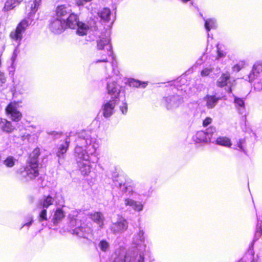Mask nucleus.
Listing matches in <instances>:
<instances>
[{
    "label": "nucleus",
    "mask_w": 262,
    "mask_h": 262,
    "mask_svg": "<svg viewBox=\"0 0 262 262\" xmlns=\"http://www.w3.org/2000/svg\"><path fill=\"white\" fill-rule=\"evenodd\" d=\"M249 81L257 91L262 90V63H256L248 76Z\"/></svg>",
    "instance_id": "obj_1"
},
{
    "label": "nucleus",
    "mask_w": 262,
    "mask_h": 262,
    "mask_svg": "<svg viewBox=\"0 0 262 262\" xmlns=\"http://www.w3.org/2000/svg\"><path fill=\"white\" fill-rule=\"evenodd\" d=\"M97 48L98 50L103 51V52H101L100 54H102L104 57L111 56L112 55V47L110 44V39L109 37L106 36H102L97 40ZM108 60L106 57L103 58L102 59L98 60L96 61V63L98 62H106Z\"/></svg>",
    "instance_id": "obj_2"
},
{
    "label": "nucleus",
    "mask_w": 262,
    "mask_h": 262,
    "mask_svg": "<svg viewBox=\"0 0 262 262\" xmlns=\"http://www.w3.org/2000/svg\"><path fill=\"white\" fill-rule=\"evenodd\" d=\"M65 25H66V28L69 27L71 29L77 28V32L81 35L85 34L89 28L87 25L79 21L77 16L74 14H70L69 15V17L67 18V21H65Z\"/></svg>",
    "instance_id": "obj_3"
},
{
    "label": "nucleus",
    "mask_w": 262,
    "mask_h": 262,
    "mask_svg": "<svg viewBox=\"0 0 262 262\" xmlns=\"http://www.w3.org/2000/svg\"><path fill=\"white\" fill-rule=\"evenodd\" d=\"M50 30L55 33H60L66 28L65 19L59 18H53L49 25Z\"/></svg>",
    "instance_id": "obj_4"
},
{
    "label": "nucleus",
    "mask_w": 262,
    "mask_h": 262,
    "mask_svg": "<svg viewBox=\"0 0 262 262\" xmlns=\"http://www.w3.org/2000/svg\"><path fill=\"white\" fill-rule=\"evenodd\" d=\"M77 146L88 148L93 142L89 132L82 131L79 134L78 138L76 140Z\"/></svg>",
    "instance_id": "obj_5"
},
{
    "label": "nucleus",
    "mask_w": 262,
    "mask_h": 262,
    "mask_svg": "<svg viewBox=\"0 0 262 262\" xmlns=\"http://www.w3.org/2000/svg\"><path fill=\"white\" fill-rule=\"evenodd\" d=\"M28 25V21L27 20H23L18 24L16 30L10 33L11 38L16 40H20L22 38V34Z\"/></svg>",
    "instance_id": "obj_6"
},
{
    "label": "nucleus",
    "mask_w": 262,
    "mask_h": 262,
    "mask_svg": "<svg viewBox=\"0 0 262 262\" xmlns=\"http://www.w3.org/2000/svg\"><path fill=\"white\" fill-rule=\"evenodd\" d=\"M165 104L167 109L178 107L183 102L182 98L179 95H172L164 98Z\"/></svg>",
    "instance_id": "obj_7"
},
{
    "label": "nucleus",
    "mask_w": 262,
    "mask_h": 262,
    "mask_svg": "<svg viewBox=\"0 0 262 262\" xmlns=\"http://www.w3.org/2000/svg\"><path fill=\"white\" fill-rule=\"evenodd\" d=\"M7 113L11 115V119L14 121H18L22 118L21 113L17 110L15 104L10 103L6 108Z\"/></svg>",
    "instance_id": "obj_8"
},
{
    "label": "nucleus",
    "mask_w": 262,
    "mask_h": 262,
    "mask_svg": "<svg viewBox=\"0 0 262 262\" xmlns=\"http://www.w3.org/2000/svg\"><path fill=\"white\" fill-rule=\"evenodd\" d=\"M128 228V223L122 219L114 223L111 226L112 231L115 233H121L125 231Z\"/></svg>",
    "instance_id": "obj_9"
},
{
    "label": "nucleus",
    "mask_w": 262,
    "mask_h": 262,
    "mask_svg": "<svg viewBox=\"0 0 262 262\" xmlns=\"http://www.w3.org/2000/svg\"><path fill=\"white\" fill-rule=\"evenodd\" d=\"M118 100L112 99L103 106V115L105 118L110 117L113 113V110Z\"/></svg>",
    "instance_id": "obj_10"
},
{
    "label": "nucleus",
    "mask_w": 262,
    "mask_h": 262,
    "mask_svg": "<svg viewBox=\"0 0 262 262\" xmlns=\"http://www.w3.org/2000/svg\"><path fill=\"white\" fill-rule=\"evenodd\" d=\"M215 132V128L213 127H210L206 130V132L200 131L198 132L200 137L205 135L204 137L198 138V143L199 142H208L210 141L212 135Z\"/></svg>",
    "instance_id": "obj_11"
},
{
    "label": "nucleus",
    "mask_w": 262,
    "mask_h": 262,
    "mask_svg": "<svg viewBox=\"0 0 262 262\" xmlns=\"http://www.w3.org/2000/svg\"><path fill=\"white\" fill-rule=\"evenodd\" d=\"M38 167H34V166H32L31 164H28L25 168L23 176L27 180H32L38 176Z\"/></svg>",
    "instance_id": "obj_12"
},
{
    "label": "nucleus",
    "mask_w": 262,
    "mask_h": 262,
    "mask_svg": "<svg viewBox=\"0 0 262 262\" xmlns=\"http://www.w3.org/2000/svg\"><path fill=\"white\" fill-rule=\"evenodd\" d=\"M107 90L108 94L112 96V99H118L120 91L115 82L108 83L107 85Z\"/></svg>",
    "instance_id": "obj_13"
},
{
    "label": "nucleus",
    "mask_w": 262,
    "mask_h": 262,
    "mask_svg": "<svg viewBox=\"0 0 262 262\" xmlns=\"http://www.w3.org/2000/svg\"><path fill=\"white\" fill-rule=\"evenodd\" d=\"M75 155L77 159V161H84L89 159V155L79 146H76L75 147Z\"/></svg>",
    "instance_id": "obj_14"
},
{
    "label": "nucleus",
    "mask_w": 262,
    "mask_h": 262,
    "mask_svg": "<svg viewBox=\"0 0 262 262\" xmlns=\"http://www.w3.org/2000/svg\"><path fill=\"white\" fill-rule=\"evenodd\" d=\"M40 155V150L38 148H36L33 150L30 155L28 164H31L34 167H38V157Z\"/></svg>",
    "instance_id": "obj_15"
},
{
    "label": "nucleus",
    "mask_w": 262,
    "mask_h": 262,
    "mask_svg": "<svg viewBox=\"0 0 262 262\" xmlns=\"http://www.w3.org/2000/svg\"><path fill=\"white\" fill-rule=\"evenodd\" d=\"M70 14L71 10L64 5H61L58 6L56 10L57 18L64 19L63 17H67Z\"/></svg>",
    "instance_id": "obj_16"
},
{
    "label": "nucleus",
    "mask_w": 262,
    "mask_h": 262,
    "mask_svg": "<svg viewBox=\"0 0 262 262\" xmlns=\"http://www.w3.org/2000/svg\"><path fill=\"white\" fill-rule=\"evenodd\" d=\"M205 24L204 27L205 30L208 33V38L210 37V35L209 32L211 29H215L217 27V24L216 20L215 18H204Z\"/></svg>",
    "instance_id": "obj_17"
},
{
    "label": "nucleus",
    "mask_w": 262,
    "mask_h": 262,
    "mask_svg": "<svg viewBox=\"0 0 262 262\" xmlns=\"http://www.w3.org/2000/svg\"><path fill=\"white\" fill-rule=\"evenodd\" d=\"M234 103L239 114L244 115L246 113L245 100L243 99L234 96Z\"/></svg>",
    "instance_id": "obj_18"
},
{
    "label": "nucleus",
    "mask_w": 262,
    "mask_h": 262,
    "mask_svg": "<svg viewBox=\"0 0 262 262\" xmlns=\"http://www.w3.org/2000/svg\"><path fill=\"white\" fill-rule=\"evenodd\" d=\"M78 163L80 170L83 175H88L91 172L90 162L89 160L84 161H78Z\"/></svg>",
    "instance_id": "obj_19"
},
{
    "label": "nucleus",
    "mask_w": 262,
    "mask_h": 262,
    "mask_svg": "<svg viewBox=\"0 0 262 262\" xmlns=\"http://www.w3.org/2000/svg\"><path fill=\"white\" fill-rule=\"evenodd\" d=\"M54 200L50 195L47 197H44L40 199L37 204V207L39 208H48L49 206L53 204Z\"/></svg>",
    "instance_id": "obj_20"
},
{
    "label": "nucleus",
    "mask_w": 262,
    "mask_h": 262,
    "mask_svg": "<svg viewBox=\"0 0 262 262\" xmlns=\"http://www.w3.org/2000/svg\"><path fill=\"white\" fill-rule=\"evenodd\" d=\"M0 125L2 130L8 133H12L15 128L11 122L6 119H2L1 121Z\"/></svg>",
    "instance_id": "obj_21"
},
{
    "label": "nucleus",
    "mask_w": 262,
    "mask_h": 262,
    "mask_svg": "<svg viewBox=\"0 0 262 262\" xmlns=\"http://www.w3.org/2000/svg\"><path fill=\"white\" fill-rule=\"evenodd\" d=\"M230 82V75L228 73H223L221 76L217 81V85L220 87H223L228 84Z\"/></svg>",
    "instance_id": "obj_22"
},
{
    "label": "nucleus",
    "mask_w": 262,
    "mask_h": 262,
    "mask_svg": "<svg viewBox=\"0 0 262 262\" xmlns=\"http://www.w3.org/2000/svg\"><path fill=\"white\" fill-rule=\"evenodd\" d=\"M219 100V98H216L215 96L207 95L204 98V100L206 102V106L209 108L214 107L217 104Z\"/></svg>",
    "instance_id": "obj_23"
},
{
    "label": "nucleus",
    "mask_w": 262,
    "mask_h": 262,
    "mask_svg": "<svg viewBox=\"0 0 262 262\" xmlns=\"http://www.w3.org/2000/svg\"><path fill=\"white\" fill-rule=\"evenodd\" d=\"M70 140L69 137H67L66 139L65 142L61 144L58 148L57 152V156L59 158L62 157L63 155L67 152V150L69 146Z\"/></svg>",
    "instance_id": "obj_24"
},
{
    "label": "nucleus",
    "mask_w": 262,
    "mask_h": 262,
    "mask_svg": "<svg viewBox=\"0 0 262 262\" xmlns=\"http://www.w3.org/2000/svg\"><path fill=\"white\" fill-rule=\"evenodd\" d=\"M92 220L97 223L100 228L103 226L104 217L102 213L98 212H96L91 215Z\"/></svg>",
    "instance_id": "obj_25"
},
{
    "label": "nucleus",
    "mask_w": 262,
    "mask_h": 262,
    "mask_svg": "<svg viewBox=\"0 0 262 262\" xmlns=\"http://www.w3.org/2000/svg\"><path fill=\"white\" fill-rule=\"evenodd\" d=\"M125 204L126 206H131L135 210L141 211L142 210L143 206L140 203H138L130 199L125 200Z\"/></svg>",
    "instance_id": "obj_26"
},
{
    "label": "nucleus",
    "mask_w": 262,
    "mask_h": 262,
    "mask_svg": "<svg viewBox=\"0 0 262 262\" xmlns=\"http://www.w3.org/2000/svg\"><path fill=\"white\" fill-rule=\"evenodd\" d=\"M215 143L227 147H230L232 144L230 139L226 137H218L216 140Z\"/></svg>",
    "instance_id": "obj_27"
},
{
    "label": "nucleus",
    "mask_w": 262,
    "mask_h": 262,
    "mask_svg": "<svg viewBox=\"0 0 262 262\" xmlns=\"http://www.w3.org/2000/svg\"><path fill=\"white\" fill-rule=\"evenodd\" d=\"M18 5V3L15 0H7L5 4L3 10L4 11H10Z\"/></svg>",
    "instance_id": "obj_28"
},
{
    "label": "nucleus",
    "mask_w": 262,
    "mask_h": 262,
    "mask_svg": "<svg viewBox=\"0 0 262 262\" xmlns=\"http://www.w3.org/2000/svg\"><path fill=\"white\" fill-rule=\"evenodd\" d=\"M257 223L256 225V231L255 236L258 235V237L260 236L262 234V216H258L256 214ZM258 237L253 240V242H254Z\"/></svg>",
    "instance_id": "obj_29"
},
{
    "label": "nucleus",
    "mask_w": 262,
    "mask_h": 262,
    "mask_svg": "<svg viewBox=\"0 0 262 262\" xmlns=\"http://www.w3.org/2000/svg\"><path fill=\"white\" fill-rule=\"evenodd\" d=\"M64 212L61 209H57L54 215V224H57L58 222L61 221L64 217Z\"/></svg>",
    "instance_id": "obj_30"
},
{
    "label": "nucleus",
    "mask_w": 262,
    "mask_h": 262,
    "mask_svg": "<svg viewBox=\"0 0 262 262\" xmlns=\"http://www.w3.org/2000/svg\"><path fill=\"white\" fill-rule=\"evenodd\" d=\"M111 14V11L108 8H104L100 13V16L102 19L105 21H108Z\"/></svg>",
    "instance_id": "obj_31"
},
{
    "label": "nucleus",
    "mask_w": 262,
    "mask_h": 262,
    "mask_svg": "<svg viewBox=\"0 0 262 262\" xmlns=\"http://www.w3.org/2000/svg\"><path fill=\"white\" fill-rule=\"evenodd\" d=\"M129 84L130 86L138 88L140 86H141L142 88H145L147 83L146 82H142L139 80H135V79H132L129 82Z\"/></svg>",
    "instance_id": "obj_32"
},
{
    "label": "nucleus",
    "mask_w": 262,
    "mask_h": 262,
    "mask_svg": "<svg viewBox=\"0 0 262 262\" xmlns=\"http://www.w3.org/2000/svg\"><path fill=\"white\" fill-rule=\"evenodd\" d=\"M99 247L102 251L106 252L110 248V244L106 240H101L98 245Z\"/></svg>",
    "instance_id": "obj_33"
},
{
    "label": "nucleus",
    "mask_w": 262,
    "mask_h": 262,
    "mask_svg": "<svg viewBox=\"0 0 262 262\" xmlns=\"http://www.w3.org/2000/svg\"><path fill=\"white\" fill-rule=\"evenodd\" d=\"M16 160L12 156L8 157L4 161V163L6 166L11 167L15 164Z\"/></svg>",
    "instance_id": "obj_34"
},
{
    "label": "nucleus",
    "mask_w": 262,
    "mask_h": 262,
    "mask_svg": "<svg viewBox=\"0 0 262 262\" xmlns=\"http://www.w3.org/2000/svg\"><path fill=\"white\" fill-rule=\"evenodd\" d=\"M131 257L128 255L120 256L115 258L114 262H130Z\"/></svg>",
    "instance_id": "obj_35"
},
{
    "label": "nucleus",
    "mask_w": 262,
    "mask_h": 262,
    "mask_svg": "<svg viewBox=\"0 0 262 262\" xmlns=\"http://www.w3.org/2000/svg\"><path fill=\"white\" fill-rule=\"evenodd\" d=\"M41 1V0H33V4H31V9L32 13H35L36 12L38 7L40 5Z\"/></svg>",
    "instance_id": "obj_36"
},
{
    "label": "nucleus",
    "mask_w": 262,
    "mask_h": 262,
    "mask_svg": "<svg viewBox=\"0 0 262 262\" xmlns=\"http://www.w3.org/2000/svg\"><path fill=\"white\" fill-rule=\"evenodd\" d=\"M6 81V78L5 76L4 73L0 71V90L3 91L5 89L3 86V84H5Z\"/></svg>",
    "instance_id": "obj_37"
},
{
    "label": "nucleus",
    "mask_w": 262,
    "mask_h": 262,
    "mask_svg": "<svg viewBox=\"0 0 262 262\" xmlns=\"http://www.w3.org/2000/svg\"><path fill=\"white\" fill-rule=\"evenodd\" d=\"M47 220V210L44 209L40 212L38 216V220L40 222H41Z\"/></svg>",
    "instance_id": "obj_38"
},
{
    "label": "nucleus",
    "mask_w": 262,
    "mask_h": 262,
    "mask_svg": "<svg viewBox=\"0 0 262 262\" xmlns=\"http://www.w3.org/2000/svg\"><path fill=\"white\" fill-rule=\"evenodd\" d=\"M72 234H75L79 237L84 236V235L82 233V227L76 228L72 230Z\"/></svg>",
    "instance_id": "obj_39"
},
{
    "label": "nucleus",
    "mask_w": 262,
    "mask_h": 262,
    "mask_svg": "<svg viewBox=\"0 0 262 262\" xmlns=\"http://www.w3.org/2000/svg\"><path fill=\"white\" fill-rule=\"evenodd\" d=\"M244 63L243 62H240L234 65L232 67V70L234 72H238L242 68H244Z\"/></svg>",
    "instance_id": "obj_40"
},
{
    "label": "nucleus",
    "mask_w": 262,
    "mask_h": 262,
    "mask_svg": "<svg viewBox=\"0 0 262 262\" xmlns=\"http://www.w3.org/2000/svg\"><path fill=\"white\" fill-rule=\"evenodd\" d=\"M212 72V69L211 68H206L204 69L201 73L202 76H208L211 72Z\"/></svg>",
    "instance_id": "obj_41"
},
{
    "label": "nucleus",
    "mask_w": 262,
    "mask_h": 262,
    "mask_svg": "<svg viewBox=\"0 0 262 262\" xmlns=\"http://www.w3.org/2000/svg\"><path fill=\"white\" fill-rule=\"evenodd\" d=\"M48 134L53 136L54 139L58 138L62 135L61 132H57L55 131L48 132Z\"/></svg>",
    "instance_id": "obj_42"
},
{
    "label": "nucleus",
    "mask_w": 262,
    "mask_h": 262,
    "mask_svg": "<svg viewBox=\"0 0 262 262\" xmlns=\"http://www.w3.org/2000/svg\"><path fill=\"white\" fill-rule=\"evenodd\" d=\"M217 59H219L221 58H223L225 57L226 53L224 52L223 51H222L220 50V49L218 47V45H217Z\"/></svg>",
    "instance_id": "obj_43"
},
{
    "label": "nucleus",
    "mask_w": 262,
    "mask_h": 262,
    "mask_svg": "<svg viewBox=\"0 0 262 262\" xmlns=\"http://www.w3.org/2000/svg\"><path fill=\"white\" fill-rule=\"evenodd\" d=\"M212 122V119L210 117H207L205 120L203 121V125L204 127L207 126L209 124H210Z\"/></svg>",
    "instance_id": "obj_44"
},
{
    "label": "nucleus",
    "mask_w": 262,
    "mask_h": 262,
    "mask_svg": "<svg viewBox=\"0 0 262 262\" xmlns=\"http://www.w3.org/2000/svg\"><path fill=\"white\" fill-rule=\"evenodd\" d=\"M90 231V229L87 227H82V233L84 235V236H81V237L86 238V235L88 234V233Z\"/></svg>",
    "instance_id": "obj_45"
},
{
    "label": "nucleus",
    "mask_w": 262,
    "mask_h": 262,
    "mask_svg": "<svg viewBox=\"0 0 262 262\" xmlns=\"http://www.w3.org/2000/svg\"><path fill=\"white\" fill-rule=\"evenodd\" d=\"M120 110L122 114H125L127 111V106L126 103H123V106H120Z\"/></svg>",
    "instance_id": "obj_46"
},
{
    "label": "nucleus",
    "mask_w": 262,
    "mask_h": 262,
    "mask_svg": "<svg viewBox=\"0 0 262 262\" xmlns=\"http://www.w3.org/2000/svg\"><path fill=\"white\" fill-rule=\"evenodd\" d=\"M143 234H144L143 231H140V232H139V233L137 235V237H138L137 239L140 241H142L144 239Z\"/></svg>",
    "instance_id": "obj_47"
},
{
    "label": "nucleus",
    "mask_w": 262,
    "mask_h": 262,
    "mask_svg": "<svg viewBox=\"0 0 262 262\" xmlns=\"http://www.w3.org/2000/svg\"><path fill=\"white\" fill-rule=\"evenodd\" d=\"M29 135L28 134H25L20 137L21 140L25 141L26 140H29Z\"/></svg>",
    "instance_id": "obj_48"
},
{
    "label": "nucleus",
    "mask_w": 262,
    "mask_h": 262,
    "mask_svg": "<svg viewBox=\"0 0 262 262\" xmlns=\"http://www.w3.org/2000/svg\"><path fill=\"white\" fill-rule=\"evenodd\" d=\"M85 2V0H76V3L78 6H83Z\"/></svg>",
    "instance_id": "obj_49"
},
{
    "label": "nucleus",
    "mask_w": 262,
    "mask_h": 262,
    "mask_svg": "<svg viewBox=\"0 0 262 262\" xmlns=\"http://www.w3.org/2000/svg\"><path fill=\"white\" fill-rule=\"evenodd\" d=\"M16 56H17V50L15 49L13 52V56L12 57V60L13 61L15 60L16 58Z\"/></svg>",
    "instance_id": "obj_50"
},
{
    "label": "nucleus",
    "mask_w": 262,
    "mask_h": 262,
    "mask_svg": "<svg viewBox=\"0 0 262 262\" xmlns=\"http://www.w3.org/2000/svg\"><path fill=\"white\" fill-rule=\"evenodd\" d=\"M238 262H254L253 260H247L245 258H242L239 260Z\"/></svg>",
    "instance_id": "obj_51"
},
{
    "label": "nucleus",
    "mask_w": 262,
    "mask_h": 262,
    "mask_svg": "<svg viewBox=\"0 0 262 262\" xmlns=\"http://www.w3.org/2000/svg\"><path fill=\"white\" fill-rule=\"evenodd\" d=\"M138 260V262H144V258L142 255H140Z\"/></svg>",
    "instance_id": "obj_52"
},
{
    "label": "nucleus",
    "mask_w": 262,
    "mask_h": 262,
    "mask_svg": "<svg viewBox=\"0 0 262 262\" xmlns=\"http://www.w3.org/2000/svg\"><path fill=\"white\" fill-rule=\"evenodd\" d=\"M242 141H239V143H238V147L243 151H244V149L242 145Z\"/></svg>",
    "instance_id": "obj_53"
},
{
    "label": "nucleus",
    "mask_w": 262,
    "mask_h": 262,
    "mask_svg": "<svg viewBox=\"0 0 262 262\" xmlns=\"http://www.w3.org/2000/svg\"><path fill=\"white\" fill-rule=\"evenodd\" d=\"M32 222V219L31 218V221L29 223H26V224H25L24 226H29L31 224Z\"/></svg>",
    "instance_id": "obj_54"
},
{
    "label": "nucleus",
    "mask_w": 262,
    "mask_h": 262,
    "mask_svg": "<svg viewBox=\"0 0 262 262\" xmlns=\"http://www.w3.org/2000/svg\"><path fill=\"white\" fill-rule=\"evenodd\" d=\"M16 2L18 3V4H20V2L23 1V0H15Z\"/></svg>",
    "instance_id": "obj_55"
},
{
    "label": "nucleus",
    "mask_w": 262,
    "mask_h": 262,
    "mask_svg": "<svg viewBox=\"0 0 262 262\" xmlns=\"http://www.w3.org/2000/svg\"><path fill=\"white\" fill-rule=\"evenodd\" d=\"M227 91H228L229 93L231 92V88H230V87H229V88H228Z\"/></svg>",
    "instance_id": "obj_56"
},
{
    "label": "nucleus",
    "mask_w": 262,
    "mask_h": 262,
    "mask_svg": "<svg viewBox=\"0 0 262 262\" xmlns=\"http://www.w3.org/2000/svg\"><path fill=\"white\" fill-rule=\"evenodd\" d=\"M92 1V0H85V2H90V1Z\"/></svg>",
    "instance_id": "obj_57"
},
{
    "label": "nucleus",
    "mask_w": 262,
    "mask_h": 262,
    "mask_svg": "<svg viewBox=\"0 0 262 262\" xmlns=\"http://www.w3.org/2000/svg\"><path fill=\"white\" fill-rule=\"evenodd\" d=\"M251 132H252V133L253 135V136H255V133H253L252 131H251Z\"/></svg>",
    "instance_id": "obj_58"
}]
</instances>
